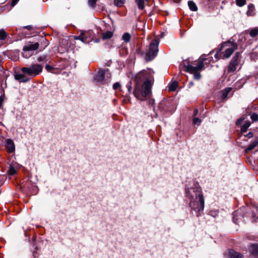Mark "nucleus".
<instances>
[{
    "label": "nucleus",
    "mask_w": 258,
    "mask_h": 258,
    "mask_svg": "<svg viewBox=\"0 0 258 258\" xmlns=\"http://www.w3.org/2000/svg\"><path fill=\"white\" fill-rule=\"evenodd\" d=\"M153 75L150 70H143L135 77L136 87L135 96L139 100H144L151 93Z\"/></svg>",
    "instance_id": "obj_1"
},
{
    "label": "nucleus",
    "mask_w": 258,
    "mask_h": 258,
    "mask_svg": "<svg viewBox=\"0 0 258 258\" xmlns=\"http://www.w3.org/2000/svg\"><path fill=\"white\" fill-rule=\"evenodd\" d=\"M185 189L187 196L190 199L189 206L191 209L198 213V216L204 210L205 205L202 189L195 185V187H187Z\"/></svg>",
    "instance_id": "obj_2"
},
{
    "label": "nucleus",
    "mask_w": 258,
    "mask_h": 258,
    "mask_svg": "<svg viewBox=\"0 0 258 258\" xmlns=\"http://www.w3.org/2000/svg\"><path fill=\"white\" fill-rule=\"evenodd\" d=\"M237 48V45L236 43L230 40L224 42L222 43L220 48L215 54V58L217 60L229 58Z\"/></svg>",
    "instance_id": "obj_3"
},
{
    "label": "nucleus",
    "mask_w": 258,
    "mask_h": 258,
    "mask_svg": "<svg viewBox=\"0 0 258 258\" xmlns=\"http://www.w3.org/2000/svg\"><path fill=\"white\" fill-rule=\"evenodd\" d=\"M204 68V64L203 60H200L197 63L196 66L188 64L185 66V71L194 75V78L196 80H199L201 78V75L199 73Z\"/></svg>",
    "instance_id": "obj_4"
},
{
    "label": "nucleus",
    "mask_w": 258,
    "mask_h": 258,
    "mask_svg": "<svg viewBox=\"0 0 258 258\" xmlns=\"http://www.w3.org/2000/svg\"><path fill=\"white\" fill-rule=\"evenodd\" d=\"M43 66L38 63L32 64L29 67H24L21 69L22 72L31 77H35L42 72Z\"/></svg>",
    "instance_id": "obj_5"
},
{
    "label": "nucleus",
    "mask_w": 258,
    "mask_h": 258,
    "mask_svg": "<svg viewBox=\"0 0 258 258\" xmlns=\"http://www.w3.org/2000/svg\"><path fill=\"white\" fill-rule=\"evenodd\" d=\"M159 41L157 39L153 40L150 44L149 51L145 55V58L147 61L153 59L158 52Z\"/></svg>",
    "instance_id": "obj_6"
},
{
    "label": "nucleus",
    "mask_w": 258,
    "mask_h": 258,
    "mask_svg": "<svg viewBox=\"0 0 258 258\" xmlns=\"http://www.w3.org/2000/svg\"><path fill=\"white\" fill-rule=\"evenodd\" d=\"M239 55L240 54L239 52H236L230 61L227 68V71L228 73H233L236 70L238 64V59L239 58Z\"/></svg>",
    "instance_id": "obj_7"
},
{
    "label": "nucleus",
    "mask_w": 258,
    "mask_h": 258,
    "mask_svg": "<svg viewBox=\"0 0 258 258\" xmlns=\"http://www.w3.org/2000/svg\"><path fill=\"white\" fill-rule=\"evenodd\" d=\"M6 147L9 153H13L15 150V146L12 139H8L6 140Z\"/></svg>",
    "instance_id": "obj_8"
},
{
    "label": "nucleus",
    "mask_w": 258,
    "mask_h": 258,
    "mask_svg": "<svg viewBox=\"0 0 258 258\" xmlns=\"http://www.w3.org/2000/svg\"><path fill=\"white\" fill-rule=\"evenodd\" d=\"M248 250L250 254L255 258H258V245L255 244L249 245Z\"/></svg>",
    "instance_id": "obj_9"
},
{
    "label": "nucleus",
    "mask_w": 258,
    "mask_h": 258,
    "mask_svg": "<svg viewBox=\"0 0 258 258\" xmlns=\"http://www.w3.org/2000/svg\"><path fill=\"white\" fill-rule=\"evenodd\" d=\"M243 255L233 249H230L227 254V258H243Z\"/></svg>",
    "instance_id": "obj_10"
},
{
    "label": "nucleus",
    "mask_w": 258,
    "mask_h": 258,
    "mask_svg": "<svg viewBox=\"0 0 258 258\" xmlns=\"http://www.w3.org/2000/svg\"><path fill=\"white\" fill-rule=\"evenodd\" d=\"M39 44L38 42H36L35 43H28L25 45L24 47V49H27L29 51H34L38 49L39 47Z\"/></svg>",
    "instance_id": "obj_11"
},
{
    "label": "nucleus",
    "mask_w": 258,
    "mask_h": 258,
    "mask_svg": "<svg viewBox=\"0 0 258 258\" xmlns=\"http://www.w3.org/2000/svg\"><path fill=\"white\" fill-rule=\"evenodd\" d=\"M104 70H100L95 76L94 79L98 82H102L105 80Z\"/></svg>",
    "instance_id": "obj_12"
},
{
    "label": "nucleus",
    "mask_w": 258,
    "mask_h": 258,
    "mask_svg": "<svg viewBox=\"0 0 258 258\" xmlns=\"http://www.w3.org/2000/svg\"><path fill=\"white\" fill-rule=\"evenodd\" d=\"M16 80L19 81L21 82H26L29 81V79L26 78L24 74H17L15 75Z\"/></svg>",
    "instance_id": "obj_13"
},
{
    "label": "nucleus",
    "mask_w": 258,
    "mask_h": 258,
    "mask_svg": "<svg viewBox=\"0 0 258 258\" xmlns=\"http://www.w3.org/2000/svg\"><path fill=\"white\" fill-rule=\"evenodd\" d=\"M258 145V138L255 139L248 147L245 150L246 153H248L251 150H253L256 146Z\"/></svg>",
    "instance_id": "obj_14"
},
{
    "label": "nucleus",
    "mask_w": 258,
    "mask_h": 258,
    "mask_svg": "<svg viewBox=\"0 0 258 258\" xmlns=\"http://www.w3.org/2000/svg\"><path fill=\"white\" fill-rule=\"evenodd\" d=\"M247 15L250 16H253L255 15V8L253 4H250L248 5Z\"/></svg>",
    "instance_id": "obj_15"
},
{
    "label": "nucleus",
    "mask_w": 258,
    "mask_h": 258,
    "mask_svg": "<svg viewBox=\"0 0 258 258\" xmlns=\"http://www.w3.org/2000/svg\"><path fill=\"white\" fill-rule=\"evenodd\" d=\"M149 0H135V2L140 10H143L145 8V3L148 2Z\"/></svg>",
    "instance_id": "obj_16"
},
{
    "label": "nucleus",
    "mask_w": 258,
    "mask_h": 258,
    "mask_svg": "<svg viewBox=\"0 0 258 258\" xmlns=\"http://www.w3.org/2000/svg\"><path fill=\"white\" fill-rule=\"evenodd\" d=\"M188 5L190 10L192 11H197L198 10V8L193 1H189L188 2Z\"/></svg>",
    "instance_id": "obj_17"
},
{
    "label": "nucleus",
    "mask_w": 258,
    "mask_h": 258,
    "mask_svg": "<svg viewBox=\"0 0 258 258\" xmlns=\"http://www.w3.org/2000/svg\"><path fill=\"white\" fill-rule=\"evenodd\" d=\"M75 39L80 40L84 43L88 42V41L86 40V34L84 33H81L79 36L76 37Z\"/></svg>",
    "instance_id": "obj_18"
},
{
    "label": "nucleus",
    "mask_w": 258,
    "mask_h": 258,
    "mask_svg": "<svg viewBox=\"0 0 258 258\" xmlns=\"http://www.w3.org/2000/svg\"><path fill=\"white\" fill-rule=\"evenodd\" d=\"M23 51V52H22V55L25 58H29L32 55V53L31 52L29 51L27 49H24V47Z\"/></svg>",
    "instance_id": "obj_19"
},
{
    "label": "nucleus",
    "mask_w": 258,
    "mask_h": 258,
    "mask_svg": "<svg viewBox=\"0 0 258 258\" xmlns=\"http://www.w3.org/2000/svg\"><path fill=\"white\" fill-rule=\"evenodd\" d=\"M178 86L177 83L176 82H172L168 86L169 91H174L177 89Z\"/></svg>",
    "instance_id": "obj_20"
},
{
    "label": "nucleus",
    "mask_w": 258,
    "mask_h": 258,
    "mask_svg": "<svg viewBox=\"0 0 258 258\" xmlns=\"http://www.w3.org/2000/svg\"><path fill=\"white\" fill-rule=\"evenodd\" d=\"M112 33L111 31H107L102 34V37L103 39H107L112 37Z\"/></svg>",
    "instance_id": "obj_21"
},
{
    "label": "nucleus",
    "mask_w": 258,
    "mask_h": 258,
    "mask_svg": "<svg viewBox=\"0 0 258 258\" xmlns=\"http://www.w3.org/2000/svg\"><path fill=\"white\" fill-rule=\"evenodd\" d=\"M231 88H227L224 89L222 91V97L223 98H226L228 94V93L231 91Z\"/></svg>",
    "instance_id": "obj_22"
},
{
    "label": "nucleus",
    "mask_w": 258,
    "mask_h": 258,
    "mask_svg": "<svg viewBox=\"0 0 258 258\" xmlns=\"http://www.w3.org/2000/svg\"><path fill=\"white\" fill-rule=\"evenodd\" d=\"M8 35V34L4 29L0 30V40H5Z\"/></svg>",
    "instance_id": "obj_23"
},
{
    "label": "nucleus",
    "mask_w": 258,
    "mask_h": 258,
    "mask_svg": "<svg viewBox=\"0 0 258 258\" xmlns=\"http://www.w3.org/2000/svg\"><path fill=\"white\" fill-rule=\"evenodd\" d=\"M249 35L252 37H254L258 35V28L251 29L249 32Z\"/></svg>",
    "instance_id": "obj_24"
},
{
    "label": "nucleus",
    "mask_w": 258,
    "mask_h": 258,
    "mask_svg": "<svg viewBox=\"0 0 258 258\" xmlns=\"http://www.w3.org/2000/svg\"><path fill=\"white\" fill-rule=\"evenodd\" d=\"M122 39L125 42H128L131 39V35L128 33H125L122 37Z\"/></svg>",
    "instance_id": "obj_25"
},
{
    "label": "nucleus",
    "mask_w": 258,
    "mask_h": 258,
    "mask_svg": "<svg viewBox=\"0 0 258 258\" xmlns=\"http://www.w3.org/2000/svg\"><path fill=\"white\" fill-rule=\"evenodd\" d=\"M8 173L11 175H14L17 173V170L12 165H10Z\"/></svg>",
    "instance_id": "obj_26"
},
{
    "label": "nucleus",
    "mask_w": 258,
    "mask_h": 258,
    "mask_svg": "<svg viewBox=\"0 0 258 258\" xmlns=\"http://www.w3.org/2000/svg\"><path fill=\"white\" fill-rule=\"evenodd\" d=\"M250 124L249 122H247L245 123L241 126V132L243 133L247 131V129L248 128V127L250 126Z\"/></svg>",
    "instance_id": "obj_27"
},
{
    "label": "nucleus",
    "mask_w": 258,
    "mask_h": 258,
    "mask_svg": "<svg viewBox=\"0 0 258 258\" xmlns=\"http://www.w3.org/2000/svg\"><path fill=\"white\" fill-rule=\"evenodd\" d=\"M124 3V0H114V4L117 7H121Z\"/></svg>",
    "instance_id": "obj_28"
},
{
    "label": "nucleus",
    "mask_w": 258,
    "mask_h": 258,
    "mask_svg": "<svg viewBox=\"0 0 258 258\" xmlns=\"http://www.w3.org/2000/svg\"><path fill=\"white\" fill-rule=\"evenodd\" d=\"M104 72H105L104 75L105 77V80L104 81H106L111 78V75L108 69L104 70Z\"/></svg>",
    "instance_id": "obj_29"
},
{
    "label": "nucleus",
    "mask_w": 258,
    "mask_h": 258,
    "mask_svg": "<svg viewBox=\"0 0 258 258\" xmlns=\"http://www.w3.org/2000/svg\"><path fill=\"white\" fill-rule=\"evenodd\" d=\"M246 3V0H236V4L239 7H242Z\"/></svg>",
    "instance_id": "obj_30"
},
{
    "label": "nucleus",
    "mask_w": 258,
    "mask_h": 258,
    "mask_svg": "<svg viewBox=\"0 0 258 258\" xmlns=\"http://www.w3.org/2000/svg\"><path fill=\"white\" fill-rule=\"evenodd\" d=\"M97 1V0H88V5L91 7L94 8L95 7Z\"/></svg>",
    "instance_id": "obj_31"
},
{
    "label": "nucleus",
    "mask_w": 258,
    "mask_h": 258,
    "mask_svg": "<svg viewBox=\"0 0 258 258\" xmlns=\"http://www.w3.org/2000/svg\"><path fill=\"white\" fill-rule=\"evenodd\" d=\"M201 122V120L198 117H194L193 118V123L196 125H200Z\"/></svg>",
    "instance_id": "obj_32"
},
{
    "label": "nucleus",
    "mask_w": 258,
    "mask_h": 258,
    "mask_svg": "<svg viewBox=\"0 0 258 258\" xmlns=\"http://www.w3.org/2000/svg\"><path fill=\"white\" fill-rule=\"evenodd\" d=\"M251 119L253 121H256L258 120V115L256 113H253L250 117Z\"/></svg>",
    "instance_id": "obj_33"
},
{
    "label": "nucleus",
    "mask_w": 258,
    "mask_h": 258,
    "mask_svg": "<svg viewBox=\"0 0 258 258\" xmlns=\"http://www.w3.org/2000/svg\"><path fill=\"white\" fill-rule=\"evenodd\" d=\"M120 87H121V86H120V84L118 82L114 83L113 85V88L114 90L119 89Z\"/></svg>",
    "instance_id": "obj_34"
},
{
    "label": "nucleus",
    "mask_w": 258,
    "mask_h": 258,
    "mask_svg": "<svg viewBox=\"0 0 258 258\" xmlns=\"http://www.w3.org/2000/svg\"><path fill=\"white\" fill-rule=\"evenodd\" d=\"M237 212H234L233 213V220H234V222L236 223H237Z\"/></svg>",
    "instance_id": "obj_35"
},
{
    "label": "nucleus",
    "mask_w": 258,
    "mask_h": 258,
    "mask_svg": "<svg viewBox=\"0 0 258 258\" xmlns=\"http://www.w3.org/2000/svg\"><path fill=\"white\" fill-rule=\"evenodd\" d=\"M45 69L48 71H51L52 70V67L50 66H49V65H48V64H47L45 66Z\"/></svg>",
    "instance_id": "obj_36"
},
{
    "label": "nucleus",
    "mask_w": 258,
    "mask_h": 258,
    "mask_svg": "<svg viewBox=\"0 0 258 258\" xmlns=\"http://www.w3.org/2000/svg\"><path fill=\"white\" fill-rule=\"evenodd\" d=\"M19 0H12V6H15L17 3V2L19 1Z\"/></svg>",
    "instance_id": "obj_37"
},
{
    "label": "nucleus",
    "mask_w": 258,
    "mask_h": 258,
    "mask_svg": "<svg viewBox=\"0 0 258 258\" xmlns=\"http://www.w3.org/2000/svg\"><path fill=\"white\" fill-rule=\"evenodd\" d=\"M198 109H195V110H194V116L197 115V114H198Z\"/></svg>",
    "instance_id": "obj_38"
},
{
    "label": "nucleus",
    "mask_w": 258,
    "mask_h": 258,
    "mask_svg": "<svg viewBox=\"0 0 258 258\" xmlns=\"http://www.w3.org/2000/svg\"><path fill=\"white\" fill-rule=\"evenodd\" d=\"M3 102V100L0 98V109L1 108V107L2 106Z\"/></svg>",
    "instance_id": "obj_39"
},
{
    "label": "nucleus",
    "mask_w": 258,
    "mask_h": 258,
    "mask_svg": "<svg viewBox=\"0 0 258 258\" xmlns=\"http://www.w3.org/2000/svg\"><path fill=\"white\" fill-rule=\"evenodd\" d=\"M252 134L251 133H249L247 135V137H248L249 138L252 137Z\"/></svg>",
    "instance_id": "obj_40"
},
{
    "label": "nucleus",
    "mask_w": 258,
    "mask_h": 258,
    "mask_svg": "<svg viewBox=\"0 0 258 258\" xmlns=\"http://www.w3.org/2000/svg\"><path fill=\"white\" fill-rule=\"evenodd\" d=\"M241 121H242L241 119H238V120H237L236 123L237 124H240Z\"/></svg>",
    "instance_id": "obj_41"
},
{
    "label": "nucleus",
    "mask_w": 258,
    "mask_h": 258,
    "mask_svg": "<svg viewBox=\"0 0 258 258\" xmlns=\"http://www.w3.org/2000/svg\"><path fill=\"white\" fill-rule=\"evenodd\" d=\"M255 79L257 80V83H258V73L256 75Z\"/></svg>",
    "instance_id": "obj_42"
},
{
    "label": "nucleus",
    "mask_w": 258,
    "mask_h": 258,
    "mask_svg": "<svg viewBox=\"0 0 258 258\" xmlns=\"http://www.w3.org/2000/svg\"><path fill=\"white\" fill-rule=\"evenodd\" d=\"M189 85H190V86L193 85V83H192V82L189 83Z\"/></svg>",
    "instance_id": "obj_43"
},
{
    "label": "nucleus",
    "mask_w": 258,
    "mask_h": 258,
    "mask_svg": "<svg viewBox=\"0 0 258 258\" xmlns=\"http://www.w3.org/2000/svg\"><path fill=\"white\" fill-rule=\"evenodd\" d=\"M131 87L130 86V87H129V88H128V91H131Z\"/></svg>",
    "instance_id": "obj_44"
}]
</instances>
